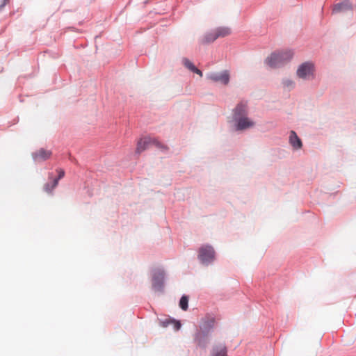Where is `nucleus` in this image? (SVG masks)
<instances>
[{
    "label": "nucleus",
    "instance_id": "obj_21",
    "mask_svg": "<svg viewBox=\"0 0 356 356\" xmlns=\"http://www.w3.org/2000/svg\"><path fill=\"white\" fill-rule=\"evenodd\" d=\"M174 324H175V329L176 330H179V328L181 327V323L179 321H175Z\"/></svg>",
    "mask_w": 356,
    "mask_h": 356
},
{
    "label": "nucleus",
    "instance_id": "obj_6",
    "mask_svg": "<svg viewBox=\"0 0 356 356\" xmlns=\"http://www.w3.org/2000/svg\"><path fill=\"white\" fill-rule=\"evenodd\" d=\"M207 79L213 82H219L224 85H227L229 82V73L227 70L220 73H210L207 75Z\"/></svg>",
    "mask_w": 356,
    "mask_h": 356
},
{
    "label": "nucleus",
    "instance_id": "obj_17",
    "mask_svg": "<svg viewBox=\"0 0 356 356\" xmlns=\"http://www.w3.org/2000/svg\"><path fill=\"white\" fill-rule=\"evenodd\" d=\"M188 298L186 296H183L179 301V307L184 311L188 309Z\"/></svg>",
    "mask_w": 356,
    "mask_h": 356
},
{
    "label": "nucleus",
    "instance_id": "obj_3",
    "mask_svg": "<svg viewBox=\"0 0 356 356\" xmlns=\"http://www.w3.org/2000/svg\"><path fill=\"white\" fill-rule=\"evenodd\" d=\"M152 145H154L155 147L161 149H168L167 146L162 145L156 138L148 137L142 138L138 142L136 152L140 154Z\"/></svg>",
    "mask_w": 356,
    "mask_h": 356
},
{
    "label": "nucleus",
    "instance_id": "obj_22",
    "mask_svg": "<svg viewBox=\"0 0 356 356\" xmlns=\"http://www.w3.org/2000/svg\"><path fill=\"white\" fill-rule=\"evenodd\" d=\"M9 0H3L2 3L0 5V10L8 3Z\"/></svg>",
    "mask_w": 356,
    "mask_h": 356
},
{
    "label": "nucleus",
    "instance_id": "obj_7",
    "mask_svg": "<svg viewBox=\"0 0 356 356\" xmlns=\"http://www.w3.org/2000/svg\"><path fill=\"white\" fill-rule=\"evenodd\" d=\"M51 155V151L41 148L33 154V158L35 161L41 162L49 159Z\"/></svg>",
    "mask_w": 356,
    "mask_h": 356
},
{
    "label": "nucleus",
    "instance_id": "obj_20",
    "mask_svg": "<svg viewBox=\"0 0 356 356\" xmlns=\"http://www.w3.org/2000/svg\"><path fill=\"white\" fill-rule=\"evenodd\" d=\"M57 172L58 173V178H56V179H58V181L59 179H62L64 177L65 172L63 169H58Z\"/></svg>",
    "mask_w": 356,
    "mask_h": 356
},
{
    "label": "nucleus",
    "instance_id": "obj_9",
    "mask_svg": "<svg viewBox=\"0 0 356 356\" xmlns=\"http://www.w3.org/2000/svg\"><path fill=\"white\" fill-rule=\"evenodd\" d=\"M164 279V273L159 271L155 273L152 279V286L156 291H160L162 289Z\"/></svg>",
    "mask_w": 356,
    "mask_h": 356
},
{
    "label": "nucleus",
    "instance_id": "obj_11",
    "mask_svg": "<svg viewBox=\"0 0 356 356\" xmlns=\"http://www.w3.org/2000/svg\"><path fill=\"white\" fill-rule=\"evenodd\" d=\"M211 356H227V348L224 344H218L213 347Z\"/></svg>",
    "mask_w": 356,
    "mask_h": 356
},
{
    "label": "nucleus",
    "instance_id": "obj_12",
    "mask_svg": "<svg viewBox=\"0 0 356 356\" xmlns=\"http://www.w3.org/2000/svg\"><path fill=\"white\" fill-rule=\"evenodd\" d=\"M352 6L349 1L345 0L341 3L334 5L333 12H341L351 9Z\"/></svg>",
    "mask_w": 356,
    "mask_h": 356
},
{
    "label": "nucleus",
    "instance_id": "obj_10",
    "mask_svg": "<svg viewBox=\"0 0 356 356\" xmlns=\"http://www.w3.org/2000/svg\"><path fill=\"white\" fill-rule=\"evenodd\" d=\"M289 143L295 149H300L302 146V141L294 131H291Z\"/></svg>",
    "mask_w": 356,
    "mask_h": 356
},
{
    "label": "nucleus",
    "instance_id": "obj_8",
    "mask_svg": "<svg viewBox=\"0 0 356 356\" xmlns=\"http://www.w3.org/2000/svg\"><path fill=\"white\" fill-rule=\"evenodd\" d=\"M208 333L206 331L200 330L195 334V341L198 346L202 348L207 347L209 343Z\"/></svg>",
    "mask_w": 356,
    "mask_h": 356
},
{
    "label": "nucleus",
    "instance_id": "obj_14",
    "mask_svg": "<svg viewBox=\"0 0 356 356\" xmlns=\"http://www.w3.org/2000/svg\"><path fill=\"white\" fill-rule=\"evenodd\" d=\"M214 324L215 319L213 318H208L204 321L202 325L201 326V330L209 332V330L213 328Z\"/></svg>",
    "mask_w": 356,
    "mask_h": 356
},
{
    "label": "nucleus",
    "instance_id": "obj_4",
    "mask_svg": "<svg viewBox=\"0 0 356 356\" xmlns=\"http://www.w3.org/2000/svg\"><path fill=\"white\" fill-rule=\"evenodd\" d=\"M198 258L204 264H209L215 259V251L212 246L209 245H202L199 249Z\"/></svg>",
    "mask_w": 356,
    "mask_h": 356
},
{
    "label": "nucleus",
    "instance_id": "obj_19",
    "mask_svg": "<svg viewBox=\"0 0 356 356\" xmlns=\"http://www.w3.org/2000/svg\"><path fill=\"white\" fill-rule=\"evenodd\" d=\"M282 83H283L284 87L288 90L292 89L295 86V83L292 80L287 79H284L282 81Z\"/></svg>",
    "mask_w": 356,
    "mask_h": 356
},
{
    "label": "nucleus",
    "instance_id": "obj_5",
    "mask_svg": "<svg viewBox=\"0 0 356 356\" xmlns=\"http://www.w3.org/2000/svg\"><path fill=\"white\" fill-rule=\"evenodd\" d=\"M314 72V65L312 63H305L298 67L297 75L301 79H307L313 76Z\"/></svg>",
    "mask_w": 356,
    "mask_h": 356
},
{
    "label": "nucleus",
    "instance_id": "obj_18",
    "mask_svg": "<svg viewBox=\"0 0 356 356\" xmlns=\"http://www.w3.org/2000/svg\"><path fill=\"white\" fill-rule=\"evenodd\" d=\"M58 185V179H54L52 185L49 184H46L44 186V191L47 193H51L52 191Z\"/></svg>",
    "mask_w": 356,
    "mask_h": 356
},
{
    "label": "nucleus",
    "instance_id": "obj_2",
    "mask_svg": "<svg viewBox=\"0 0 356 356\" xmlns=\"http://www.w3.org/2000/svg\"><path fill=\"white\" fill-rule=\"evenodd\" d=\"M293 52L291 50L276 51L270 54L266 58V63L270 67H279L289 62L293 57Z\"/></svg>",
    "mask_w": 356,
    "mask_h": 356
},
{
    "label": "nucleus",
    "instance_id": "obj_16",
    "mask_svg": "<svg viewBox=\"0 0 356 356\" xmlns=\"http://www.w3.org/2000/svg\"><path fill=\"white\" fill-rule=\"evenodd\" d=\"M217 38V35L213 31V32L206 34L202 39V42L204 44L210 43L215 41Z\"/></svg>",
    "mask_w": 356,
    "mask_h": 356
},
{
    "label": "nucleus",
    "instance_id": "obj_15",
    "mask_svg": "<svg viewBox=\"0 0 356 356\" xmlns=\"http://www.w3.org/2000/svg\"><path fill=\"white\" fill-rule=\"evenodd\" d=\"M214 32L218 38H223L229 35L231 33V29L228 27H219L216 29Z\"/></svg>",
    "mask_w": 356,
    "mask_h": 356
},
{
    "label": "nucleus",
    "instance_id": "obj_13",
    "mask_svg": "<svg viewBox=\"0 0 356 356\" xmlns=\"http://www.w3.org/2000/svg\"><path fill=\"white\" fill-rule=\"evenodd\" d=\"M184 65L186 67H187L188 70H190L191 72L196 73L197 74L200 75V76H202V72L201 70H198L192 62H191L187 58L183 59Z\"/></svg>",
    "mask_w": 356,
    "mask_h": 356
},
{
    "label": "nucleus",
    "instance_id": "obj_1",
    "mask_svg": "<svg viewBox=\"0 0 356 356\" xmlns=\"http://www.w3.org/2000/svg\"><path fill=\"white\" fill-rule=\"evenodd\" d=\"M247 103L241 102L234 109L233 118L236 123L237 130H245L254 127V122L247 117Z\"/></svg>",
    "mask_w": 356,
    "mask_h": 356
}]
</instances>
